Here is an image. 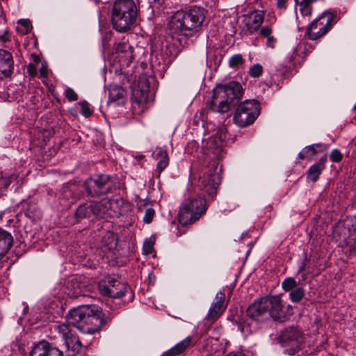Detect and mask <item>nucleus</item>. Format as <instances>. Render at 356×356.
Masks as SVG:
<instances>
[{
    "label": "nucleus",
    "mask_w": 356,
    "mask_h": 356,
    "mask_svg": "<svg viewBox=\"0 0 356 356\" xmlns=\"http://www.w3.org/2000/svg\"><path fill=\"white\" fill-rule=\"evenodd\" d=\"M300 11L303 16L309 15L312 13L311 3L312 0H296Z\"/></svg>",
    "instance_id": "bb28decb"
},
{
    "label": "nucleus",
    "mask_w": 356,
    "mask_h": 356,
    "mask_svg": "<svg viewBox=\"0 0 356 356\" xmlns=\"http://www.w3.org/2000/svg\"><path fill=\"white\" fill-rule=\"evenodd\" d=\"M282 287L285 291H291L297 287V282L294 278L289 277L282 282Z\"/></svg>",
    "instance_id": "c756f323"
},
{
    "label": "nucleus",
    "mask_w": 356,
    "mask_h": 356,
    "mask_svg": "<svg viewBox=\"0 0 356 356\" xmlns=\"http://www.w3.org/2000/svg\"><path fill=\"white\" fill-rule=\"evenodd\" d=\"M28 72L29 74L32 76H35L36 75V68L35 67L34 64L30 63L28 65L27 67Z\"/></svg>",
    "instance_id": "a19ab883"
},
{
    "label": "nucleus",
    "mask_w": 356,
    "mask_h": 356,
    "mask_svg": "<svg viewBox=\"0 0 356 356\" xmlns=\"http://www.w3.org/2000/svg\"><path fill=\"white\" fill-rule=\"evenodd\" d=\"M227 138V131L225 128L219 129L209 140L210 149L220 151Z\"/></svg>",
    "instance_id": "6ab92c4d"
},
{
    "label": "nucleus",
    "mask_w": 356,
    "mask_h": 356,
    "mask_svg": "<svg viewBox=\"0 0 356 356\" xmlns=\"http://www.w3.org/2000/svg\"><path fill=\"white\" fill-rule=\"evenodd\" d=\"M226 356H245V355L241 350H236V351L230 352Z\"/></svg>",
    "instance_id": "a18cd8bd"
},
{
    "label": "nucleus",
    "mask_w": 356,
    "mask_h": 356,
    "mask_svg": "<svg viewBox=\"0 0 356 356\" xmlns=\"http://www.w3.org/2000/svg\"><path fill=\"white\" fill-rule=\"evenodd\" d=\"M287 0H277V7L280 10H285Z\"/></svg>",
    "instance_id": "79ce46f5"
},
{
    "label": "nucleus",
    "mask_w": 356,
    "mask_h": 356,
    "mask_svg": "<svg viewBox=\"0 0 356 356\" xmlns=\"http://www.w3.org/2000/svg\"><path fill=\"white\" fill-rule=\"evenodd\" d=\"M305 47V44L302 43H300L297 47V49L295 50V56L299 55V51Z\"/></svg>",
    "instance_id": "49530a36"
},
{
    "label": "nucleus",
    "mask_w": 356,
    "mask_h": 356,
    "mask_svg": "<svg viewBox=\"0 0 356 356\" xmlns=\"http://www.w3.org/2000/svg\"><path fill=\"white\" fill-rule=\"evenodd\" d=\"M125 90L117 85H111L109 87L108 102H115L124 97Z\"/></svg>",
    "instance_id": "5701e85b"
},
{
    "label": "nucleus",
    "mask_w": 356,
    "mask_h": 356,
    "mask_svg": "<svg viewBox=\"0 0 356 356\" xmlns=\"http://www.w3.org/2000/svg\"><path fill=\"white\" fill-rule=\"evenodd\" d=\"M330 157L332 162L337 163L341 161L343 156L339 149H334L331 151Z\"/></svg>",
    "instance_id": "e433bc0d"
},
{
    "label": "nucleus",
    "mask_w": 356,
    "mask_h": 356,
    "mask_svg": "<svg viewBox=\"0 0 356 356\" xmlns=\"http://www.w3.org/2000/svg\"><path fill=\"white\" fill-rule=\"evenodd\" d=\"M298 156L300 159H305L308 157L306 152H305V149H303V150L298 154Z\"/></svg>",
    "instance_id": "de8ad7c7"
},
{
    "label": "nucleus",
    "mask_w": 356,
    "mask_h": 356,
    "mask_svg": "<svg viewBox=\"0 0 356 356\" xmlns=\"http://www.w3.org/2000/svg\"><path fill=\"white\" fill-rule=\"evenodd\" d=\"M243 93L242 86L236 81L219 85L214 88L209 109L213 112L225 113L229 111Z\"/></svg>",
    "instance_id": "20e7f679"
},
{
    "label": "nucleus",
    "mask_w": 356,
    "mask_h": 356,
    "mask_svg": "<svg viewBox=\"0 0 356 356\" xmlns=\"http://www.w3.org/2000/svg\"><path fill=\"white\" fill-rule=\"evenodd\" d=\"M332 17L323 15L309 25L307 31L308 38L316 40L325 35L331 27Z\"/></svg>",
    "instance_id": "ddd939ff"
},
{
    "label": "nucleus",
    "mask_w": 356,
    "mask_h": 356,
    "mask_svg": "<svg viewBox=\"0 0 356 356\" xmlns=\"http://www.w3.org/2000/svg\"><path fill=\"white\" fill-rule=\"evenodd\" d=\"M327 155L323 156L318 162L312 165L307 171V179L313 182H316L323 170L325 168V163L327 162Z\"/></svg>",
    "instance_id": "aec40b11"
},
{
    "label": "nucleus",
    "mask_w": 356,
    "mask_h": 356,
    "mask_svg": "<svg viewBox=\"0 0 356 356\" xmlns=\"http://www.w3.org/2000/svg\"><path fill=\"white\" fill-rule=\"evenodd\" d=\"M305 149V152H306L308 156H312L315 155L318 152L323 151V145L322 144H313L309 146H307Z\"/></svg>",
    "instance_id": "7c9ffc66"
},
{
    "label": "nucleus",
    "mask_w": 356,
    "mask_h": 356,
    "mask_svg": "<svg viewBox=\"0 0 356 356\" xmlns=\"http://www.w3.org/2000/svg\"><path fill=\"white\" fill-rule=\"evenodd\" d=\"M155 211L154 209L149 207L145 210V216L143 217V220L146 223H150L152 221L153 217L154 216Z\"/></svg>",
    "instance_id": "c9c22d12"
},
{
    "label": "nucleus",
    "mask_w": 356,
    "mask_h": 356,
    "mask_svg": "<svg viewBox=\"0 0 356 356\" xmlns=\"http://www.w3.org/2000/svg\"><path fill=\"white\" fill-rule=\"evenodd\" d=\"M113 187L111 177L104 174L88 178L84 183L86 193L92 197L107 194L112 191Z\"/></svg>",
    "instance_id": "9b49d317"
},
{
    "label": "nucleus",
    "mask_w": 356,
    "mask_h": 356,
    "mask_svg": "<svg viewBox=\"0 0 356 356\" xmlns=\"http://www.w3.org/2000/svg\"><path fill=\"white\" fill-rule=\"evenodd\" d=\"M81 106V113L85 117H89L92 114V110L91 109L90 104L86 102H81L79 103Z\"/></svg>",
    "instance_id": "72a5a7b5"
},
{
    "label": "nucleus",
    "mask_w": 356,
    "mask_h": 356,
    "mask_svg": "<svg viewBox=\"0 0 356 356\" xmlns=\"http://www.w3.org/2000/svg\"><path fill=\"white\" fill-rule=\"evenodd\" d=\"M192 338L187 337L181 341L175 344L173 347L167 350L169 356H177L183 353L191 344Z\"/></svg>",
    "instance_id": "4be33fe9"
},
{
    "label": "nucleus",
    "mask_w": 356,
    "mask_h": 356,
    "mask_svg": "<svg viewBox=\"0 0 356 356\" xmlns=\"http://www.w3.org/2000/svg\"><path fill=\"white\" fill-rule=\"evenodd\" d=\"M110 315L105 316L95 306L81 305L70 309L66 315V321L82 333L94 334L111 321Z\"/></svg>",
    "instance_id": "f257e3e1"
},
{
    "label": "nucleus",
    "mask_w": 356,
    "mask_h": 356,
    "mask_svg": "<svg viewBox=\"0 0 356 356\" xmlns=\"http://www.w3.org/2000/svg\"><path fill=\"white\" fill-rule=\"evenodd\" d=\"M244 60L241 54L232 56L229 60V65L232 68H236L243 64Z\"/></svg>",
    "instance_id": "2f4dec72"
},
{
    "label": "nucleus",
    "mask_w": 356,
    "mask_h": 356,
    "mask_svg": "<svg viewBox=\"0 0 356 356\" xmlns=\"http://www.w3.org/2000/svg\"><path fill=\"white\" fill-rule=\"evenodd\" d=\"M225 298V296L223 292L219 291L216 293L215 302L211 305L207 316L208 320L216 321L223 313L225 309L224 306Z\"/></svg>",
    "instance_id": "a211bd4d"
},
{
    "label": "nucleus",
    "mask_w": 356,
    "mask_h": 356,
    "mask_svg": "<svg viewBox=\"0 0 356 356\" xmlns=\"http://www.w3.org/2000/svg\"><path fill=\"white\" fill-rule=\"evenodd\" d=\"M305 296V290L302 287H296L290 291L289 298L293 303L299 302Z\"/></svg>",
    "instance_id": "cd10ccee"
},
{
    "label": "nucleus",
    "mask_w": 356,
    "mask_h": 356,
    "mask_svg": "<svg viewBox=\"0 0 356 356\" xmlns=\"http://www.w3.org/2000/svg\"><path fill=\"white\" fill-rule=\"evenodd\" d=\"M161 356H169V355H167V351H165Z\"/></svg>",
    "instance_id": "8fccbe9b"
},
{
    "label": "nucleus",
    "mask_w": 356,
    "mask_h": 356,
    "mask_svg": "<svg viewBox=\"0 0 356 356\" xmlns=\"http://www.w3.org/2000/svg\"><path fill=\"white\" fill-rule=\"evenodd\" d=\"M309 261V258H308L307 253H304V259L302 260L301 265L299 266L298 273H301L305 270Z\"/></svg>",
    "instance_id": "58836bf2"
},
{
    "label": "nucleus",
    "mask_w": 356,
    "mask_h": 356,
    "mask_svg": "<svg viewBox=\"0 0 356 356\" xmlns=\"http://www.w3.org/2000/svg\"><path fill=\"white\" fill-rule=\"evenodd\" d=\"M156 160L157 162V168L156 170L159 172V174L168 166L169 162V157L168 153L165 150L160 149L155 156Z\"/></svg>",
    "instance_id": "393cba45"
},
{
    "label": "nucleus",
    "mask_w": 356,
    "mask_h": 356,
    "mask_svg": "<svg viewBox=\"0 0 356 356\" xmlns=\"http://www.w3.org/2000/svg\"><path fill=\"white\" fill-rule=\"evenodd\" d=\"M1 40L3 42H6L8 40V33H5L2 36H1Z\"/></svg>",
    "instance_id": "09e8293b"
},
{
    "label": "nucleus",
    "mask_w": 356,
    "mask_h": 356,
    "mask_svg": "<svg viewBox=\"0 0 356 356\" xmlns=\"http://www.w3.org/2000/svg\"><path fill=\"white\" fill-rule=\"evenodd\" d=\"M217 165V161L211 160L209 162V165L202 170V175H200L198 181V186L200 190L211 199H213L216 195L217 187L220 182V177L216 173Z\"/></svg>",
    "instance_id": "6e6552de"
},
{
    "label": "nucleus",
    "mask_w": 356,
    "mask_h": 356,
    "mask_svg": "<svg viewBox=\"0 0 356 356\" xmlns=\"http://www.w3.org/2000/svg\"><path fill=\"white\" fill-rule=\"evenodd\" d=\"M260 114L259 104L257 100H247L240 104L234 115L235 124L245 127L252 124Z\"/></svg>",
    "instance_id": "1a4fd4ad"
},
{
    "label": "nucleus",
    "mask_w": 356,
    "mask_h": 356,
    "mask_svg": "<svg viewBox=\"0 0 356 356\" xmlns=\"http://www.w3.org/2000/svg\"><path fill=\"white\" fill-rule=\"evenodd\" d=\"M65 97L68 99L70 102H74L77 100L78 95L74 92V90L71 88H67L65 91Z\"/></svg>",
    "instance_id": "f704fd0d"
},
{
    "label": "nucleus",
    "mask_w": 356,
    "mask_h": 356,
    "mask_svg": "<svg viewBox=\"0 0 356 356\" xmlns=\"http://www.w3.org/2000/svg\"><path fill=\"white\" fill-rule=\"evenodd\" d=\"M138 10L133 0H116L112 8L111 23L119 33H126L136 21Z\"/></svg>",
    "instance_id": "39448f33"
},
{
    "label": "nucleus",
    "mask_w": 356,
    "mask_h": 356,
    "mask_svg": "<svg viewBox=\"0 0 356 356\" xmlns=\"http://www.w3.org/2000/svg\"><path fill=\"white\" fill-rule=\"evenodd\" d=\"M99 289L103 296L108 297L109 299L106 302L108 305H110V302L113 301V298L119 299L128 293L130 295V300L134 298V294L130 287L126 283L122 282L114 277H108L101 282L99 284Z\"/></svg>",
    "instance_id": "0eeeda50"
},
{
    "label": "nucleus",
    "mask_w": 356,
    "mask_h": 356,
    "mask_svg": "<svg viewBox=\"0 0 356 356\" xmlns=\"http://www.w3.org/2000/svg\"><path fill=\"white\" fill-rule=\"evenodd\" d=\"M55 330L62 336L66 347L67 356H74L80 351L81 343L78 337L72 333L67 324L55 325Z\"/></svg>",
    "instance_id": "f8f14e48"
},
{
    "label": "nucleus",
    "mask_w": 356,
    "mask_h": 356,
    "mask_svg": "<svg viewBox=\"0 0 356 356\" xmlns=\"http://www.w3.org/2000/svg\"><path fill=\"white\" fill-rule=\"evenodd\" d=\"M14 62L12 54L0 49V79L10 76L13 71Z\"/></svg>",
    "instance_id": "f3484780"
},
{
    "label": "nucleus",
    "mask_w": 356,
    "mask_h": 356,
    "mask_svg": "<svg viewBox=\"0 0 356 356\" xmlns=\"http://www.w3.org/2000/svg\"><path fill=\"white\" fill-rule=\"evenodd\" d=\"M284 353L293 355L300 350L304 343L302 332L295 327H289L282 330L278 338Z\"/></svg>",
    "instance_id": "9d476101"
},
{
    "label": "nucleus",
    "mask_w": 356,
    "mask_h": 356,
    "mask_svg": "<svg viewBox=\"0 0 356 356\" xmlns=\"http://www.w3.org/2000/svg\"><path fill=\"white\" fill-rule=\"evenodd\" d=\"M275 39L273 36L270 35L269 38H267V46L270 48H274L275 47Z\"/></svg>",
    "instance_id": "c03bdc74"
},
{
    "label": "nucleus",
    "mask_w": 356,
    "mask_h": 356,
    "mask_svg": "<svg viewBox=\"0 0 356 356\" xmlns=\"http://www.w3.org/2000/svg\"><path fill=\"white\" fill-rule=\"evenodd\" d=\"M149 97V90L148 88L145 89H140L139 88H136L133 91L132 98L134 102L138 103L139 105L145 104Z\"/></svg>",
    "instance_id": "a878e982"
},
{
    "label": "nucleus",
    "mask_w": 356,
    "mask_h": 356,
    "mask_svg": "<svg viewBox=\"0 0 356 356\" xmlns=\"http://www.w3.org/2000/svg\"><path fill=\"white\" fill-rule=\"evenodd\" d=\"M354 120L356 121V116L354 118Z\"/></svg>",
    "instance_id": "603ef678"
},
{
    "label": "nucleus",
    "mask_w": 356,
    "mask_h": 356,
    "mask_svg": "<svg viewBox=\"0 0 356 356\" xmlns=\"http://www.w3.org/2000/svg\"><path fill=\"white\" fill-rule=\"evenodd\" d=\"M207 209V201L203 197H193L186 200L179 209V222L183 225H191L198 220Z\"/></svg>",
    "instance_id": "423d86ee"
},
{
    "label": "nucleus",
    "mask_w": 356,
    "mask_h": 356,
    "mask_svg": "<svg viewBox=\"0 0 356 356\" xmlns=\"http://www.w3.org/2000/svg\"><path fill=\"white\" fill-rule=\"evenodd\" d=\"M29 356H63V354L50 343L42 340L32 346Z\"/></svg>",
    "instance_id": "4468645a"
},
{
    "label": "nucleus",
    "mask_w": 356,
    "mask_h": 356,
    "mask_svg": "<svg viewBox=\"0 0 356 356\" xmlns=\"http://www.w3.org/2000/svg\"><path fill=\"white\" fill-rule=\"evenodd\" d=\"M206 15L207 10L197 6L179 10L171 17L169 29L172 35L191 37L206 26Z\"/></svg>",
    "instance_id": "f03ea898"
},
{
    "label": "nucleus",
    "mask_w": 356,
    "mask_h": 356,
    "mask_svg": "<svg viewBox=\"0 0 356 356\" xmlns=\"http://www.w3.org/2000/svg\"><path fill=\"white\" fill-rule=\"evenodd\" d=\"M90 206L92 209V215L97 218H106L111 203L107 200L99 202H92Z\"/></svg>",
    "instance_id": "412c9836"
},
{
    "label": "nucleus",
    "mask_w": 356,
    "mask_h": 356,
    "mask_svg": "<svg viewBox=\"0 0 356 356\" xmlns=\"http://www.w3.org/2000/svg\"><path fill=\"white\" fill-rule=\"evenodd\" d=\"M272 30L268 26H264L261 28L260 33L265 38H269L271 35Z\"/></svg>",
    "instance_id": "ea45409f"
},
{
    "label": "nucleus",
    "mask_w": 356,
    "mask_h": 356,
    "mask_svg": "<svg viewBox=\"0 0 356 356\" xmlns=\"http://www.w3.org/2000/svg\"><path fill=\"white\" fill-rule=\"evenodd\" d=\"M115 48L116 53L119 54L121 65L128 67L134 58V47L127 42L122 41L117 42Z\"/></svg>",
    "instance_id": "dca6fc26"
},
{
    "label": "nucleus",
    "mask_w": 356,
    "mask_h": 356,
    "mask_svg": "<svg viewBox=\"0 0 356 356\" xmlns=\"http://www.w3.org/2000/svg\"><path fill=\"white\" fill-rule=\"evenodd\" d=\"M247 315L254 321L262 322L270 318L280 321L284 316L281 298L277 296L258 298L248 307Z\"/></svg>",
    "instance_id": "7ed1b4c3"
},
{
    "label": "nucleus",
    "mask_w": 356,
    "mask_h": 356,
    "mask_svg": "<svg viewBox=\"0 0 356 356\" xmlns=\"http://www.w3.org/2000/svg\"><path fill=\"white\" fill-rule=\"evenodd\" d=\"M16 179L15 175L5 177L2 172H0V195L3 191L11 184L13 179Z\"/></svg>",
    "instance_id": "c85d7f7f"
},
{
    "label": "nucleus",
    "mask_w": 356,
    "mask_h": 356,
    "mask_svg": "<svg viewBox=\"0 0 356 356\" xmlns=\"http://www.w3.org/2000/svg\"><path fill=\"white\" fill-rule=\"evenodd\" d=\"M41 74H42V76L46 75V72H45L44 71H42V72H41Z\"/></svg>",
    "instance_id": "3c124183"
},
{
    "label": "nucleus",
    "mask_w": 356,
    "mask_h": 356,
    "mask_svg": "<svg viewBox=\"0 0 356 356\" xmlns=\"http://www.w3.org/2000/svg\"><path fill=\"white\" fill-rule=\"evenodd\" d=\"M92 214V209L90 203H84L79 206L76 209L74 217L77 220H81L84 218H88Z\"/></svg>",
    "instance_id": "b1692460"
},
{
    "label": "nucleus",
    "mask_w": 356,
    "mask_h": 356,
    "mask_svg": "<svg viewBox=\"0 0 356 356\" xmlns=\"http://www.w3.org/2000/svg\"><path fill=\"white\" fill-rule=\"evenodd\" d=\"M143 250L147 254L152 253L153 250V242L151 240H147L143 244Z\"/></svg>",
    "instance_id": "4c0bfd02"
},
{
    "label": "nucleus",
    "mask_w": 356,
    "mask_h": 356,
    "mask_svg": "<svg viewBox=\"0 0 356 356\" xmlns=\"http://www.w3.org/2000/svg\"><path fill=\"white\" fill-rule=\"evenodd\" d=\"M19 22L26 29L27 31L32 28L31 22L28 19H21Z\"/></svg>",
    "instance_id": "37998d69"
},
{
    "label": "nucleus",
    "mask_w": 356,
    "mask_h": 356,
    "mask_svg": "<svg viewBox=\"0 0 356 356\" xmlns=\"http://www.w3.org/2000/svg\"><path fill=\"white\" fill-rule=\"evenodd\" d=\"M263 72L262 66L259 64H254L249 70V74L254 78L259 77Z\"/></svg>",
    "instance_id": "473e14b6"
},
{
    "label": "nucleus",
    "mask_w": 356,
    "mask_h": 356,
    "mask_svg": "<svg viewBox=\"0 0 356 356\" xmlns=\"http://www.w3.org/2000/svg\"><path fill=\"white\" fill-rule=\"evenodd\" d=\"M264 21V15L259 12H252L249 15H246L242 22L243 31L245 33H252L258 30Z\"/></svg>",
    "instance_id": "2eb2a0df"
}]
</instances>
